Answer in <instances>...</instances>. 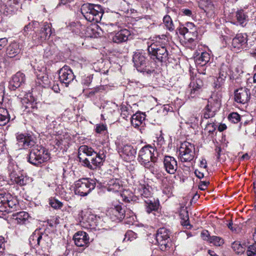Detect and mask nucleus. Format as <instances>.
Instances as JSON below:
<instances>
[{
	"label": "nucleus",
	"instance_id": "obj_14",
	"mask_svg": "<svg viewBox=\"0 0 256 256\" xmlns=\"http://www.w3.org/2000/svg\"><path fill=\"white\" fill-rule=\"evenodd\" d=\"M248 35L246 33L237 34L232 41V48L233 50L241 51L246 50L248 46Z\"/></svg>",
	"mask_w": 256,
	"mask_h": 256
},
{
	"label": "nucleus",
	"instance_id": "obj_4",
	"mask_svg": "<svg viewBox=\"0 0 256 256\" xmlns=\"http://www.w3.org/2000/svg\"><path fill=\"white\" fill-rule=\"evenodd\" d=\"M156 152L154 147L146 146L142 148L138 152V160L145 168L150 169L157 160Z\"/></svg>",
	"mask_w": 256,
	"mask_h": 256
},
{
	"label": "nucleus",
	"instance_id": "obj_43",
	"mask_svg": "<svg viewBox=\"0 0 256 256\" xmlns=\"http://www.w3.org/2000/svg\"><path fill=\"white\" fill-rule=\"evenodd\" d=\"M130 109L131 108L130 106L122 105L120 108L121 116L123 118L126 120L130 116H131V113L130 112Z\"/></svg>",
	"mask_w": 256,
	"mask_h": 256
},
{
	"label": "nucleus",
	"instance_id": "obj_10",
	"mask_svg": "<svg viewBox=\"0 0 256 256\" xmlns=\"http://www.w3.org/2000/svg\"><path fill=\"white\" fill-rule=\"evenodd\" d=\"M50 27V24L44 23L40 31L32 36V44H30V46H38L45 42L52 34Z\"/></svg>",
	"mask_w": 256,
	"mask_h": 256
},
{
	"label": "nucleus",
	"instance_id": "obj_53",
	"mask_svg": "<svg viewBox=\"0 0 256 256\" xmlns=\"http://www.w3.org/2000/svg\"><path fill=\"white\" fill-rule=\"evenodd\" d=\"M212 4L210 0H200L199 2V7L204 10V11L206 10V8L209 5Z\"/></svg>",
	"mask_w": 256,
	"mask_h": 256
},
{
	"label": "nucleus",
	"instance_id": "obj_27",
	"mask_svg": "<svg viewBox=\"0 0 256 256\" xmlns=\"http://www.w3.org/2000/svg\"><path fill=\"white\" fill-rule=\"evenodd\" d=\"M146 116L144 113L136 112L130 118L132 125L136 128H138L145 120Z\"/></svg>",
	"mask_w": 256,
	"mask_h": 256
},
{
	"label": "nucleus",
	"instance_id": "obj_13",
	"mask_svg": "<svg viewBox=\"0 0 256 256\" xmlns=\"http://www.w3.org/2000/svg\"><path fill=\"white\" fill-rule=\"evenodd\" d=\"M148 54L140 50L134 52L132 56V61L136 70L140 72H144L148 64Z\"/></svg>",
	"mask_w": 256,
	"mask_h": 256
},
{
	"label": "nucleus",
	"instance_id": "obj_56",
	"mask_svg": "<svg viewBox=\"0 0 256 256\" xmlns=\"http://www.w3.org/2000/svg\"><path fill=\"white\" fill-rule=\"evenodd\" d=\"M4 238L0 236V256H2L4 252Z\"/></svg>",
	"mask_w": 256,
	"mask_h": 256
},
{
	"label": "nucleus",
	"instance_id": "obj_31",
	"mask_svg": "<svg viewBox=\"0 0 256 256\" xmlns=\"http://www.w3.org/2000/svg\"><path fill=\"white\" fill-rule=\"evenodd\" d=\"M210 54L205 52L201 53L200 56H198L195 59L196 64L200 66H205L210 60Z\"/></svg>",
	"mask_w": 256,
	"mask_h": 256
},
{
	"label": "nucleus",
	"instance_id": "obj_28",
	"mask_svg": "<svg viewBox=\"0 0 256 256\" xmlns=\"http://www.w3.org/2000/svg\"><path fill=\"white\" fill-rule=\"evenodd\" d=\"M146 212L148 214H150L152 212L156 211L159 206V202L158 200H156L154 198L148 199L144 200Z\"/></svg>",
	"mask_w": 256,
	"mask_h": 256
},
{
	"label": "nucleus",
	"instance_id": "obj_47",
	"mask_svg": "<svg viewBox=\"0 0 256 256\" xmlns=\"http://www.w3.org/2000/svg\"><path fill=\"white\" fill-rule=\"evenodd\" d=\"M72 26L76 27L75 28L72 29L73 32H74L77 34H83L82 30H84V28H85L84 26H82L80 22H78L74 23V24H72Z\"/></svg>",
	"mask_w": 256,
	"mask_h": 256
},
{
	"label": "nucleus",
	"instance_id": "obj_25",
	"mask_svg": "<svg viewBox=\"0 0 256 256\" xmlns=\"http://www.w3.org/2000/svg\"><path fill=\"white\" fill-rule=\"evenodd\" d=\"M106 188L108 191L113 192L120 191L122 188L120 180L118 179L110 180L108 182Z\"/></svg>",
	"mask_w": 256,
	"mask_h": 256
},
{
	"label": "nucleus",
	"instance_id": "obj_51",
	"mask_svg": "<svg viewBox=\"0 0 256 256\" xmlns=\"http://www.w3.org/2000/svg\"><path fill=\"white\" fill-rule=\"evenodd\" d=\"M228 66L226 64H222L220 68L219 76L226 78L228 76Z\"/></svg>",
	"mask_w": 256,
	"mask_h": 256
},
{
	"label": "nucleus",
	"instance_id": "obj_37",
	"mask_svg": "<svg viewBox=\"0 0 256 256\" xmlns=\"http://www.w3.org/2000/svg\"><path fill=\"white\" fill-rule=\"evenodd\" d=\"M163 22L166 28L170 32H172L175 29L174 25L172 18L168 15L165 16L163 18Z\"/></svg>",
	"mask_w": 256,
	"mask_h": 256
},
{
	"label": "nucleus",
	"instance_id": "obj_50",
	"mask_svg": "<svg viewBox=\"0 0 256 256\" xmlns=\"http://www.w3.org/2000/svg\"><path fill=\"white\" fill-rule=\"evenodd\" d=\"M50 204L55 209H60L62 206V203L56 199H51L50 200Z\"/></svg>",
	"mask_w": 256,
	"mask_h": 256
},
{
	"label": "nucleus",
	"instance_id": "obj_23",
	"mask_svg": "<svg viewBox=\"0 0 256 256\" xmlns=\"http://www.w3.org/2000/svg\"><path fill=\"white\" fill-rule=\"evenodd\" d=\"M21 48L16 42H11L6 48V54L10 58H14L20 53Z\"/></svg>",
	"mask_w": 256,
	"mask_h": 256
},
{
	"label": "nucleus",
	"instance_id": "obj_17",
	"mask_svg": "<svg viewBox=\"0 0 256 256\" xmlns=\"http://www.w3.org/2000/svg\"><path fill=\"white\" fill-rule=\"evenodd\" d=\"M16 138L18 146L24 148H31L35 144L32 136L28 134L17 133Z\"/></svg>",
	"mask_w": 256,
	"mask_h": 256
},
{
	"label": "nucleus",
	"instance_id": "obj_20",
	"mask_svg": "<svg viewBox=\"0 0 256 256\" xmlns=\"http://www.w3.org/2000/svg\"><path fill=\"white\" fill-rule=\"evenodd\" d=\"M108 214L112 221H120L126 216L125 208L122 206L118 205L110 208Z\"/></svg>",
	"mask_w": 256,
	"mask_h": 256
},
{
	"label": "nucleus",
	"instance_id": "obj_57",
	"mask_svg": "<svg viewBox=\"0 0 256 256\" xmlns=\"http://www.w3.org/2000/svg\"><path fill=\"white\" fill-rule=\"evenodd\" d=\"M4 98V87L2 85H0V109H4L2 108Z\"/></svg>",
	"mask_w": 256,
	"mask_h": 256
},
{
	"label": "nucleus",
	"instance_id": "obj_22",
	"mask_svg": "<svg viewBox=\"0 0 256 256\" xmlns=\"http://www.w3.org/2000/svg\"><path fill=\"white\" fill-rule=\"evenodd\" d=\"M25 82V75L21 72H16L10 82L9 87L12 90H16L20 87Z\"/></svg>",
	"mask_w": 256,
	"mask_h": 256
},
{
	"label": "nucleus",
	"instance_id": "obj_32",
	"mask_svg": "<svg viewBox=\"0 0 256 256\" xmlns=\"http://www.w3.org/2000/svg\"><path fill=\"white\" fill-rule=\"evenodd\" d=\"M51 242V238L48 234L40 232L39 246L43 248L48 246H50Z\"/></svg>",
	"mask_w": 256,
	"mask_h": 256
},
{
	"label": "nucleus",
	"instance_id": "obj_29",
	"mask_svg": "<svg viewBox=\"0 0 256 256\" xmlns=\"http://www.w3.org/2000/svg\"><path fill=\"white\" fill-rule=\"evenodd\" d=\"M206 106L213 110L218 111L220 107V100L216 96L213 94L208 98Z\"/></svg>",
	"mask_w": 256,
	"mask_h": 256
},
{
	"label": "nucleus",
	"instance_id": "obj_5",
	"mask_svg": "<svg viewBox=\"0 0 256 256\" xmlns=\"http://www.w3.org/2000/svg\"><path fill=\"white\" fill-rule=\"evenodd\" d=\"M50 158V154L48 150L42 146L37 145L30 150L28 162L34 166H40Z\"/></svg>",
	"mask_w": 256,
	"mask_h": 256
},
{
	"label": "nucleus",
	"instance_id": "obj_15",
	"mask_svg": "<svg viewBox=\"0 0 256 256\" xmlns=\"http://www.w3.org/2000/svg\"><path fill=\"white\" fill-rule=\"evenodd\" d=\"M199 76L200 75H198L190 78L191 82L188 90L189 98H196L201 92L202 88L203 86V82Z\"/></svg>",
	"mask_w": 256,
	"mask_h": 256
},
{
	"label": "nucleus",
	"instance_id": "obj_49",
	"mask_svg": "<svg viewBox=\"0 0 256 256\" xmlns=\"http://www.w3.org/2000/svg\"><path fill=\"white\" fill-rule=\"evenodd\" d=\"M137 237L136 234L132 230L128 231L125 234L124 241H132Z\"/></svg>",
	"mask_w": 256,
	"mask_h": 256
},
{
	"label": "nucleus",
	"instance_id": "obj_64",
	"mask_svg": "<svg viewBox=\"0 0 256 256\" xmlns=\"http://www.w3.org/2000/svg\"><path fill=\"white\" fill-rule=\"evenodd\" d=\"M182 12L183 14H184V16H190V17H191L192 16V12L189 9H187V8L182 9Z\"/></svg>",
	"mask_w": 256,
	"mask_h": 256
},
{
	"label": "nucleus",
	"instance_id": "obj_62",
	"mask_svg": "<svg viewBox=\"0 0 256 256\" xmlns=\"http://www.w3.org/2000/svg\"><path fill=\"white\" fill-rule=\"evenodd\" d=\"M162 186L164 187V192L165 193L171 194L172 192V188L170 186L165 184L164 182H162Z\"/></svg>",
	"mask_w": 256,
	"mask_h": 256
},
{
	"label": "nucleus",
	"instance_id": "obj_45",
	"mask_svg": "<svg viewBox=\"0 0 256 256\" xmlns=\"http://www.w3.org/2000/svg\"><path fill=\"white\" fill-rule=\"evenodd\" d=\"M7 200V198L5 194H0V212L8 211L6 206H4L5 201Z\"/></svg>",
	"mask_w": 256,
	"mask_h": 256
},
{
	"label": "nucleus",
	"instance_id": "obj_44",
	"mask_svg": "<svg viewBox=\"0 0 256 256\" xmlns=\"http://www.w3.org/2000/svg\"><path fill=\"white\" fill-rule=\"evenodd\" d=\"M232 247L237 254H242L244 251V247L238 242H234L232 244Z\"/></svg>",
	"mask_w": 256,
	"mask_h": 256
},
{
	"label": "nucleus",
	"instance_id": "obj_19",
	"mask_svg": "<svg viewBox=\"0 0 256 256\" xmlns=\"http://www.w3.org/2000/svg\"><path fill=\"white\" fill-rule=\"evenodd\" d=\"M250 90L245 88H241L234 92V100L238 103L244 104L250 100Z\"/></svg>",
	"mask_w": 256,
	"mask_h": 256
},
{
	"label": "nucleus",
	"instance_id": "obj_9",
	"mask_svg": "<svg viewBox=\"0 0 256 256\" xmlns=\"http://www.w3.org/2000/svg\"><path fill=\"white\" fill-rule=\"evenodd\" d=\"M179 152L180 159L182 162H191L195 157L194 146L188 142L181 144Z\"/></svg>",
	"mask_w": 256,
	"mask_h": 256
},
{
	"label": "nucleus",
	"instance_id": "obj_24",
	"mask_svg": "<svg viewBox=\"0 0 256 256\" xmlns=\"http://www.w3.org/2000/svg\"><path fill=\"white\" fill-rule=\"evenodd\" d=\"M235 18L238 24L244 27L247 24L248 18L246 13L243 10H238L235 14Z\"/></svg>",
	"mask_w": 256,
	"mask_h": 256
},
{
	"label": "nucleus",
	"instance_id": "obj_8",
	"mask_svg": "<svg viewBox=\"0 0 256 256\" xmlns=\"http://www.w3.org/2000/svg\"><path fill=\"white\" fill-rule=\"evenodd\" d=\"M9 176L10 180L20 186L26 184L30 182V178L20 174L16 165L10 164L8 166Z\"/></svg>",
	"mask_w": 256,
	"mask_h": 256
},
{
	"label": "nucleus",
	"instance_id": "obj_46",
	"mask_svg": "<svg viewBox=\"0 0 256 256\" xmlns=\"http://www.w3.org/2000/svg\"><path fill=\"white\" fill-rule=\"evenodd\" d=\"M226 78L222 76H218L214 82V87L216 89L222 88L224 85Z\"/></svg>",
	"mask_w": 256,
	"mask_h": 256
},
{
	"label": "nucleus",
	"instance_id": "obj_1",
	"mask_svg": "<svg viewBox=\"0 0 256 256\" xmlns=\"http://www.w3.org/2000/svg\"><path fill=\"white\" fill-rule=\"evenodd\" d=\"M78 158L84 166L94 170L103 164L106 155L104 150H100L97 153L92 148L83 145L78 148Z\"/></svg>",
	"mask_w": 256,
	"mask_h": 256
},
{
	"label": "nucleus",
	"instance_id": "obj_2",
	"mask_svg": "<svg viewBox=\"0 0 256 256\" xmlns=\"http://www.w3.org/2000/svg\"><path fill=\"white\" fill-rule=\"evenodd\" d=\"M169 40L166 35L158 36L156 41L148 47V52L160 62H166L170 56Z\"/></svg>",
	"mask_w": 256,
	"mask_h": 256
},
{
	"label": "nucleus",
	"instance_id": "obj_36",
	"mask_svg": "<svg viewBox=\"0 0 256 256\" xmlns=\"http://www.w3.org/2000/svg\"><path fill=\"white\" fill-rule=\"evenodd\" d=\"M38 82L44 88H50L52 86L50 80L46 74L38 77Z\"/></svg>",
	"mask_w": 256,
	"mask_h": 256
},
{
	"label": "nucleus",
	"instance_id": "obj_54",
	"mask_svg": "<svg viewBox=\"0 0 256 256\" xmlns=\"http://www.w3.org/2000/svg\"><path fill=\"white\" fill-rule=\"evenodd\" d=\"M20 0H8L7 1L6 6L12 7V11L14 10V6L19 4Z\"/></svg>",
	"mask_w": 256,
	"mask_h": 256
},
{
	"label": "nucleus",
	"instance_id": "obj_7",
	"mask_svg": "<svg viewBox=\"0 0 256 256\" xmlns=\"http://www.w3.org/2000/svg\"><path fill=\"white\" fill-rule=\"evenodd\" d=\"M118 22L109 23L106 24V28H107V32L110 34L115 33L114 35L112 36V40L116 43H120L126 40L128 38V36H130V32L126 29L120 30L117 32H116L117 30H119L120 27L118 24Z\"/></svg>",
	"mask_w": 256,
	"mask_h": 256
},
{
	"label": "nucleus",
	"instance_id": "obj_12",
	"mask_svg": "<svg viewBox=\"0 0 256 256\" xmlns=\"http://www.w3.org/2000/svg\"><path fill=\"white\" fill-rule=\"evenodd\" d=\"M170 231L165 228H159L156 234V240L160 249L164 251L169 248L170 245Z\"/></svg>",
	"mask_w": 256,
	"mask_h": 256
},
{
	"label": "nucleus",
	"instance_id": "obj_63",
	"mask_svg": "<svg viewBox=\"0 0 256 256\" xmlns=\"http://www.w3.org/2000/svg\"><path fill=\"white\" fill-rule=\"evenodd\" d=\"M92 81V76H86L84 80H82V84L86 86H88Z\"/></svg>",
	"mask_w": 256,
	"mask_h": 256
},
{
	"label": "nucleus",
	"instance_id": "obj_41",
	"mask_svg": "<svg viewBox=\"0 0 256 256\" xmlns=\"http://www.w3.org/2000/svg\"><path fill=\"white\" fill-rule=\"evenodd\" d=\"M208 242L212 244L215 246H220L224 244V240L220 237L214 236H212L210 238Z\"/></svg>",
	"mask_w": 256,
	"mask_h": 256
},
{
	"label": "nucleus",
	"instance_id": "obj_58",
	"mask_svg": "<svg viewBox=\"0 0 256 256\" xmlns=\"http://www.w3.org/2000/svg\"><path fill=\"white\" fill-rule=\"evenodd\" d=\"M216 126L214 124L209 123L207 124L206 130H207L208 132H213L216 129Z\"/></svg>",
	"mask_w": 256,
	"mask_h": 256
},
{
	"label": "nucleus",
	"instance_id": "obj_21",
	"mask_svg": "<svg viewBox=\"0 0 256 256\" xmlns=\"http://www.w3.org/2000/svg\"><path fill=\"white\" fill-rule=\"evenodd\" d=\"M75 244L77 246H86L89 244V236L88 234L84 231L76 232L73 236Z\"/></svg>",
	"mask_w": 256,
	"mask_h": 256
},
{
	"label": "nucleus",
	"instance_id": "obj_40",
	"mask_svg": "<svg viewBox=\"0 0 256 256\" xmlns=\"http://www.w3.org/2000/svg\"><path fill=\"white\" fill-rule=\"evenodd\" d=\"M204 10L207 16L210 18H214L216 14V9L213 4H211L208 6Z\"/></svg>",
	"mask_w": 256,
	"mask_h": 256
},
{
	"label": "nucleus",
	"instance_id": "obj_39",
	"mask_svg": "<svg viewBox=\"0 0 256 256\" xmlns=\"http://www.w3.org/2000/svg\"><path fill=\"white\" fill-rule=\"evenodd\" d=\"M180 218L182 219L181 224L182 226H186V228H188V226L190 227V222L188 221L189 217L188 213L186 211H184L180 214Z\"/></svg>",
	"mask_w": 256,
	"mask_h": 256
},
{
	"label": "nucleus",
	"instance_id": "obj_38",
	"mask_svg": "<svg viewBox=\"0 0 256 256\" xmlns=\"http://www.w3.org/2000/svg\"><path fill=\"white\" fill-rule=\"evenodd\" d=\"M217 112L218 111L213 110L212 109L206 106L204 110V113L202 118L208 119L209 118H212L215 116Z\"/></svg>",
	"mask_w": 256,
	"mask_h": 256
},
{
	"label": "nucleus",
	"instance_id": "obj_6",
	"mask_svg": "<svg viewBox=\"0 0 256 256\" xmlns=\"http://www.w3.org/2000/svg\"><path fill=\"white\" fill-rule=\"evenodd\" d=\"M96 185L95 180L88 178L80 179L75 182L74 192L80 196H86L95 188Z\"/></svg>",
	"mask_w": 256,
	"mask_h": 256
},
{
	"label": "nucleus",
	"instance_id": "obj_26",
	"mask_svg": "<svg viewBox=\"0 0 256 256\" xmlns=\"http://www.w3.org/2000/svg\"><path fill=\"white\" fill-rule=\"evenodd\" d=\"M150 189V187L148 186L140 184L135 192L138 196H140L142 198H146L148 200L150 199L152 194Z\"/></svg>",
	"mask_w": 256,
	"mask_h": 256
},
{
	"label": "nucleus",
	"instance_id": "obj_52",
	"mask_svg": "<svg viewBox=\"0 0 256 256\" xmlns=\"http://www.w3.org/2000/svg\"><path fill=\"white\" fill-rule=\"evenodd\" d=\"M164 144V140L163 136L160 134L159 136L156 138V140H154V144L158 148H160Z\"/></svg>",
	"mask_w": 256,
	"mask_h": 256
},
{
	"label": "nucleus",
	"instance_id": "obj_16",
	"mask_svg": "<svg viewBox=\"0 0 256 256\" xmlns=\"http://www.w3.org/2000/svg\"><path fill=\"white\" fill-rule=\"evenodd\" d=\"M59 80L61 83L68 86L75 78L73 72L68 66H64L59 70Z\"/></svg>",
	"mask_w": 256,
	"mask_h": 256
},
{
	"label": "nucleus",
	"instance_id": "obj_11",
	"mask_svg": "<svg viewBox=\"0 0 256 256\" xmlns=\"http://www.w3.org/2000/svg\"><path fill=\"white\" fill-rule=\"evenodd\" d=\"M116 144L118 153L126 161H130L134 159L136 150L133 146L120 142H116Z\"/></svg>",
	"mask_w": 256,
	"mask_h": 256
},
{
	"label": "nucleus",
	"instance_id": "obj_48",
	"mask_svg": "<svg viewBox=\"0 0 256 256\" xmlns=\"http://www.w3.org/2000/svg\"><path fill=\"white\" fill-rule=\"evenodd\" d=\"M228 118L231 122L236 124L240 121V116L237 112H232L229 114Z\"/></svg>",
	"mask_w": 256,
	"mask_h": 256
},
{
	"label": "nucleus",
	"instance_id": "obj_3",
	"mask_svg": "<svg viewBox=\"0 0 256 256\" xmlns=\"http://www.w3.org/2000/svg\"><path fill=\"white\" fill-rule=\"evenodd\" d=\"M81 12L84 18L88 22L94 23L100 22L104 10L101 6L90 3L82 5Z\"/></svg>",
	"mask_w": 256,
	"mask_h": 256
},
{
	"label": "nucleus",
	"instance_id": "obj_42",
	"mask_svg": "<svg viewBox=\"0 0 256 256\" xmlns=\"http://www.w3.org/2000/svg\"><path fill=\"white\" fill-rule=\"evenodd\" d=\"M62 136H60L58 138L59 139L56 140V144L58 146H64L66 147V146H68L69 142H70V138L68 136H66V138Z\"/></svg>",
	"mask_w": 256,
	"mask_h": 256
},
{
	"label": "nucleus",
	"instance_id": "obj_59",
	"mask_svg": "<svg viewBox=\"0 0 256 256\" xmlns=\"http://www.w3.org/2000/svg\"><path fill=\"white\" fill-rule=\"evenodd\" d=\"M201 236L204 240H206L208 242H209L210 238L211 237L210 236L208 232L206 230H203L201 232Z\"/></svg>",
	"mask_w": 256,
	"mask_h": 256
},
{
	"label": "nucleus",
	"instance_id": "obj_55",
	"mask_svg": "<svg viewBox=\"0 0 256 256\" xmlns=\"http://www.w3.org/2000/svg\"><path fill=\"white\" fill-rule=\"evenodd\" d=\"M106 130V126L104 124H98L96 126V132L98 134H100Z\"/></svg>",
	"mask_w": 256,
	"mask_h": 256
},
{
	"label": "nucleus",
	"instance_id": "obj_60",
	"mask_svg": "<svg viewBox=\"0 0 256 256\" xmlns=\"http://www.w3.org/2000/svg\"><path fill=\"white\" fill-rule=\"evenodd\" d=\"M8 44V40L6 38H0V50L4 48Z\"/></svg>",
	"mask_w": 256,
	"mask_h": 256
},
{
	"label": "nucleus",
	"instance_id": "obj_35",
	"mask_svg": "<svg viewBox=\"0 0 256 256\" xmlns=\"http://www.w3.org/2000/svg\"><path fill=\"white\" fill-rule=\"evenodd\" d=\"M40 238V230H36L30 236L29 242L32 246L36 248L39 246L38 240Z\"/></svg>",
	"mask_w": 256,
	"mask_h": 256
},
{
	"label": "nucleus",
	"instance_id": "obj_34",
	"mask_svg": "<svg viewBox=\"0 0 256 256\" xmlns=\"http://www.w3.org/2000/svg\"><path fill=\"white\" fill-rule=\"evenodd\" d=\"M10 114L6 109H0V126H4L10 120Z\"/></svg>",
	"mask_w": 256,
	"mask_h": 256
},
{
	"label": "nucleus",
	"instance_id": "obj_33",
	"mask_svg": "<svg viewBox=\"0 0 256 256\" xmlns=\"http://www.w3.org/2000/svg\"><path fill=\"white\" fill-rule=\"evenodd\" d=\"M6 196L7 198V200L5 201L4 206H6V209L8 210L4 211V212L8 213L12 212V209L16 208V202L12 200V198L10 194H6Z\"/></svg>",
	"mask_w": 256,
	"mask_h": 256
},
{
	"label": "nucleus",
	"instance_id": "obj_30",
	"mask_svg": "<svg viewBox=\"0 0 256 256\" xmlns=\"http://www.w3.org/2000/svg\"><path fill=\"white\" fill-rule=\"evenodd\" d=\"M12 216L16 220L17 222L21 224H26L30 218L29 214L24 211L16 213Z\"/></svg>",
	"mask_w": 256,
	"mask_h": 256
},
{
	"label": "nucleus",
	"instance_id": "obj_61",
	"mask_svg": "<svg viewBox=\"0 0 256 256\" xmlns=\"http://www.w3.org/2000/svg\"><path fill=\"white\" fill-rule=\"evenodd\" d=\"M209 184L210 182L208 181H201L199 184V188L200 190H204L206 188Z\"/></svg>",
	"mask_w": 256,
	"mask_h": 256
},
{
	"label": "nucleus",
	"instance_id": "obj_18",
	"mask_svg": "<svg viewBox=\"0 0 256 256\" xmlns=\"http://www.w3.org/2000/svg\"><path fill=\"white\" fill-rule=\"evenodd\" d=\"M164 168L169 174H174L178 168V162L176 159L172 156H165L163 158Z\"/></svg>",
	"mask_w": 256,
	"mask_h": 256
}]
</instances>
